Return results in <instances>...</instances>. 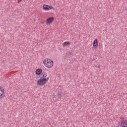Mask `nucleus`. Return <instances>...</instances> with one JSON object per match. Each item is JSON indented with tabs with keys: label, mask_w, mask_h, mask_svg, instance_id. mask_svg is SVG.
<instances>
[{
	"label": "nucleus",
	"mask_w": 127,
	"mask_h": 127,
	"mask_svg": "<svg viewBox=\"0 0 127 127\" xmlns=\"http://www.w3.org/2000/svg\"><path fill=\"white\" fill-rule=\"evenodd\" d=\"M44 65L47 68H51L53 66V61L49 59H45L43 61Z\"/></svg>",
	"instance_id": "f257e3e1"
},
{
	"label": "nucleus",
	"mask_w": 127,
	"mask_h": 127,
	"mask_svg": "<svg viewBox=\"0 0 127 127\" xmlns=\"http://www.w3.org/2000/svg\"><path fill=\"white\" fill-rule=\"evenodd\" d=\"M49 80V78H40L37 82V85L41 87L42 86H44L47 81Z\"/></svg>",
	"instance_id": "f03ea898"
},
{
	"label": "nucleus",
	"mask_w": 127,
	"mask_h": 127,
	"mask_svg": "<svg viewBox=\"0 0 127 127\" xmlns=\"http://www.w3.org/2000/svg\"><path fill=\"white\" fill-rule=\"evenodd\" d=\"M43 8L44 10H50V9H53V7L51 5L44 4Z\"/></svg>",
	"instance_id": "7ed1b4c3"
},
{
	"label": "nucleus",
	"mask_w": 127,
	"mask_h": 127,
	"mask_svg": "<svg viewBox=\"0 0 127 127\" xmlns=\"http://www.w3.org/2000/svg\"><path fill=\"white\" fill-rule=\"evenodd\" d=\"M121 127H127V120H124L121 121L120 123Z\"/></svg>",
	"instance_id": "20e7f679"
},
{
	"label": "nucleus",
	"mask_w": 127,
	"mask_h": 127,
	"mask_svg": "<svg viewBox=\"0 0 127 127\" xmlns=\"http://www.w3.org/2000/svg\"><path fill=\"white\" fill-rule=\"evenodd\" d=\"M53 20H54V18H53V17H50L47 19L46 24L47 25H49V24H50V23L53 22Z\"/></svg>",
	"instance_id": "39448f33"
},
{
	"label": "nucleus",
	"mask_w": 127,
	"mask_h": 127,
	"mask_svg": "<svg viewBox=\"0 0 127 127\" xmlns=\"http://www.w3.org/2000/svg\"><path fill=\"white\" fill-rule=\"evenodd\" d=\"M4 94V88L0 86V97H2Z\"/></svg>",
	"instance_id": "423d86ee"
},
{
	"label": "nucleus",
	"mask_w": 127,
	"mask_h": 127,
	"mask_svg": "<svg viewBox=\"0 0 127 127\" xmlns=\"http://www.w3.org/2000/svg\"><path fill=\"white\" fill-rule=\"evenodd\" d=\"M93 46L94 49H96V48H97V46H98V39H96L94 40L93 43Z\"/></svg>",
	"instance_id": "0eeeda50"
},
{
	"label": "nucleus",
	"mask_w": 127,
	"mask_h": 127,
	"mask_svg": "<svg viewBox=\"0 0 127 127\" xmlns=\"http://www.w3.org/2000/svg\"><path fill=\"white\" fill-rule=\"evenodd\" d=\"M42 72V69L41 68H38L36 70V74L37 75H40L41 73Z\"/></svg>",
	"instance_id": "6e6552de"
},
{
	"label": "nucleus",
	"mask_w": 127,
	"mask_h": 127,
	"mask_svg": "<svg viewBox=\"0 0 127 127\" xmlns=\"http://www.w3.org/2000/svg\"><path fill=\"white\" fill-rule=\"evenodd\" d=\"M42 77H41V78H42V79H47V78H46V77H47V73H46V72H43L42 73Z\"/></svg>",
	"instance_id": "1a4fd4ad"
},
{
	"label": "nucleus",
	"mask_w": 127,
	"mask_h": 127,
	"mask_svg": "<svg viewBox=\"0 0 127 127\" xmlns=\"http://www.w3.org/2000/svg\"><path fill=\"white\" fill-rule=\"evenodd\" d=\"M69 45H70V43L69 42H65L64 44H63V46H69Z\"/></svg>",
	"instance_id": "9d476101"
},
{
	"label": "nucleus",
	"mask_w": 127,
	"mask_h": 127,
	"mask_svg": "<svg viewBox=\"0 0 127 127\" xmlns=\"http://www.w3.org/2000/svg\"><path fill=\"white\" fill-rule=\"evenodd\" d=\"M59 98H62V96L61 95V94H59Z\"/></svg>",
	"instance_id": "9b49d317"
},
{
	"label": "nucleus",
	"mask_w": 127,
	"mask_h": 127,
	"mask_svg": "<svg viewBox=\"0 0 127 127\" xmlns=\"http://www.w3.org/2000/svg\"><path fill=\"white\" fill-rule=\"evenodd\" d=\"M21 0H18V3L20 2V1H21Z\"/></svg>",
	"instance_id": "f8f14e48"
},
{
	"label": "nucleus",
	"mask_w": 127,
	"mask_h": 127,
	"mask_svg": "<svg viewBox=\"0 0 127 127\" xmlns=\"http://www.w3.org/2000/svg\"><path fill=\"white\" fill-rule=\"evenodd\" d=\"M119 127V126H117V127Z\"/></svg>",
	"instance_id": "ddd939ff"
}]
</instances>
